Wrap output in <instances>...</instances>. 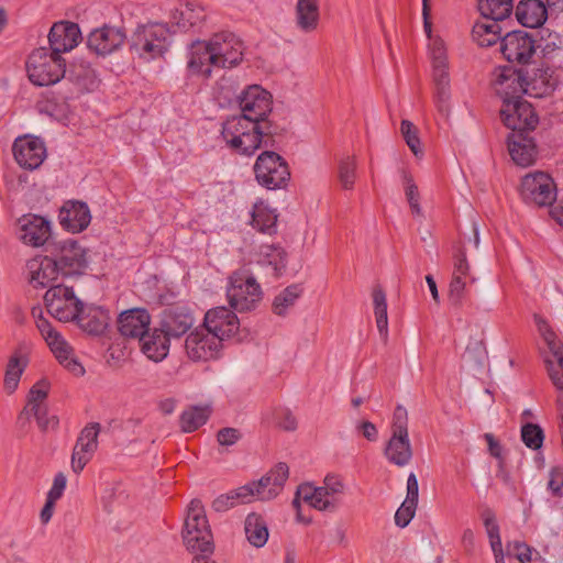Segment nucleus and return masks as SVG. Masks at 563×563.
<instances>
[{"instance_id": "4", "label": "nucleus", "mask_w": 563, "mask_h": 563, "mask_svg": "<svg viewBox=\"0 0 563 563\" xmlns=\"http://www.w3.org/2000/svg\"><path fill=\"white\" fill-rule=\"evenodd\" d=\"M32 317L56 360L75 376H82L85 368L75 357L73 347L60 333L52 327L49 321L43 317V309L41 307H33Z\"/></svg>"}, {"instance_id": "25", "label": "nucleus", "mask_w": 563, "mask_h": 563, "mask_svg": "<svg viewBox=\"0 0 563 563\" xmlns=\"http://www.w3.org/2000/svg\"><path fill=\"white\" fill-rule=\"evenodd\" d=\"M150 324L151 316L144 308H132L118 317V330L125 338L140 339L148 331Z\"/></svg>"}, {"instance_id": "38", "label": "nucleus", "mask_w": 563, "mask_h": 563, "mask_svg": "<svg viewBox=\"0 0 563 563\" xmlns=\"http://www.w3.org/2000/svg\"><path fill=\"white\" fill-rule=\"evenodd\" d=\"M245 536L249 542L255 548H262L268 540V529L265 520L256 515L250 514L244 522Z\"/></svg>"}, {"instance_id": "54", "label": "nucleus", "mask_w": 563, "mask_h": 563, "mask_svg": "<svg viewBox=\"0 0 563 563\" xmlns=\"http://www.w3.org/2000/svg\"><path fill=\"white\" fill-rule=\"evenodd\" d=\"M507 551L509 554L514 555L520 563L532 562V556L536 552L533 548L520 541L509 542L507 544Z\"/></svg>"}, {"instance_id": "24", "label": "nucleus", "mask_w": 563, "mask_h": 563, "mask_svg": "<svg viewBox=\"0 0 563 563\" xmlns=\"http://www.w3.org/2000/svg\"><path fill=\"white\" fill-rule=\"evenodd\" d=\"M493 86L496 93L503 99V103L507 99H521V95H526L523 69L511 67L498 69Z\"/></svg>"}, {"instance_id": "49", "label": "nucleus", "mask_w": 563, "mask_h": 563, "mask_svg": "<svg viewBox=\"0 0 563 563\" xmlns=\"http://www.w3.org/2000/svg\"><path fill=\"white\" fill-rule=\"evenodd\" d=\"M482 519L489 540L492 551L503 550L500 530L494 511L490 509L484 510L482 512Z\"/></svg>"}, {"instance_id": "51", "label": "nucleus", "mask_w": 563, "mask_h": 563, "mask_svg": "<svg viewBox=\"0 0 563 563\" xmlns=\"http://www.w3.org/2000/svg\"><path fill=\"white\" fill-rule=\"evenodd\" d=\"M48 394V384L45 380L37 382L29 393L27 406L25 411H32L36 408L47 407L45 399Z\"/></svg>"}, {"instance_id": "64", "label": "nucleus", "mask_w": 563, "mask_h": 563, "mask_svg": "<svg viewBox=\"0 0 563 563\" xmlns=\"http://www.w3.org/2000/svg\"><path fill=\"white\" fill-rule=\"evenodd\" d=\"M357 431H360L363 437L371 441L375 442L378 439V431L374 423L369 421H362L356 426Z\"/></svg>"}, {"instance_id": "55", "label": "nucleus", "mask_w": 563, "mask_h": 563, "mask_svg": "<svg viewBox=\"0 0 563 563\" xmlns=\"http://www.w3.org/2000/svg\"><path fill=\"white\" fill-rule=\"evenodd\" d=\"M416 509L417 504H408L407 500H404L395 514V523L400 528L407 527L413 518Z\"/></svg>"}, {"instance_id": "34", "label": "nucleus", "mask_w": 563, "mask_h": 563, "mask_svg": "<svg viewBox=\"0 0 563 563\" xmlns=\"http://www.w3.org/2000/svg\"><path fill=\"white\" fill-rule=\"evenodd\" d=\"M296 25L303 33L317 30L320 21L319 0H297Z\"/></svg>"}, {"instance_id": "63", "label": "nucleus", "mask_w": 563, "mask_h": 563, "mask_svg": "<svg viewBox=\"0 0 563 563\" xmlns=\"http://www.w3.org/2000/svg\"><path fill=\"white\" fill-rule=\"evenodd\" d=\"M418 496H419V485L418 479L413 473H410L407 478V496L406 499L408 504H417L418 505Z\"/></svg>"}, {"instance_id": "7", "label": "nucleus", "mask_w": 563, "mask_h": 563, "mask_svg": "<svg viewBox=\"0 0 563 563\" xmlns=\"http://www.w3.org/2000/svg\"><path fill=\"white\" fill-rule=\"evenodd\" d=\"M262 289L256 279L245 273L235 272L230 276L227 297L230 306L236 311H249L262 299Z\"/></svg>"}, {"instance_id": "50", "label": "nucleus", "mask_w": 563, "mask_h": 563, "mask_svg": "<svg viewBox=\"0 0 563 563\" xmlns=\"http://www.w3.org/2000/svg\"><path fill=\"white\" fill-rule=\"evenodd\" d=\"M356 161L354 157H346L339 165V180L343 189L351 190L356 177Z\"/></svg>"}, {"instance_id": "29", "label": "nucleus", "mask_w": 563, "mask_h": 563, "mask_svg": "<svg viewBox=\"0 0 563 563\" xmlns=\"http://www.w3.org/2000/svg\"><path fill=\"white\" fill-rule=\"evenodd\" d=\"M216 60V56L211 52L210 40L196 41L190 45L187 67L192 74L210 77L212 68H217Z\"/></svg>"}, {"instance_id": "1", "label": "nucleus", "mask_w": 563, "mask_h": 563, "mask_svg": "<svg viewBox=\"0 0 563 563\" xmlns=\"http://www.w3.org/2000/svg\"><path fill=\"white\" fill-rule=\"evenodd\" d=\"M238 102L241 114L223 122L221 136L232 151L251 156L271 134L265 119L273 109V97L260 85H251L239 95Z\"/></svg>"}, {"instance_id": "41", "label": "nucleus", "mask_w": 563, "mask_h": 563, "mask_svg": "<svg viewBox=\"0 0 563 563\" xmlns=\"http://www.w3.org/2000/svg\"><path fill=\"white\" fill-rule=\"evenodd\" d=\"M277 214L264 202L255 203L252 211V225L263 233L276 230Z\"/></svg>"}, {"instance_id": "15", "label": "nucleus", "mask_w": 563, "mask_h": 563, "mask_svg": "<svg viewBox=\"0 0 563 563\" xmlns=\"http://www.w3.org/2000/svg\"><path fill=\"white\" fill-rule=\"evenodd\" d=\"M12 152L18 165L26 170L40 168L47 156L45 142L33 135L16 137L12 145Z\"/></svg>"}, {"instance_id": "47", "label": "nucleus", "mask_w": 563, "mask_h": 563, "mask_svg": "<svg viewBox=\"0 0 563 563\" xmlns=\"http://www.w3.org/2000/svg\"><path fill=\"white\" fill-rule=\"evenodd\" d=\"M401 184L412 214L416 217H422L418 187L412 176L406 170L401 172Z\"/></svg>"}, {"instance_id": "30", "label": "nucleus", "mask_w": 563, "mask_h": 563, "mask_svg": "<svg viewBox=\"0 0 563 563\" xmlns=\"http://www.w3.org/2000/svg\"><path fill=\"white\" fill-rule=\"evenodd\" d=\"M526 95L533 98H542L551 93L556 81L553 78V71L549 67L532 68L523 70Z\"/></svg>"}, {"instance_id": "26", "label": "nucleus", "mask_w": 563, "mask_h": 563, "mask_svg": "<svg viewBox=\"0 0 563 563\" xmlns=\"http://www.w3.org/2000/svg\"><path fill=\"white\" fill-rule=\"evenodd\" d=\"M58 219L65 230L79 233L89 225L91 214L87 203L81 201H67L62 207Z\"/></svg>"}, {"instance_id": "43", "label": "nucleus", "mask_w": 563, "mask_h": 563, "mask_svg": "<svg viewBox=\"0 0 563 563\" xmlns=\"http://www.w3.org/2000/svg\"><path fill=\"white\" fill-rule=\"evenodd\" d=\"M26 365V356L20 353H15L10 357L4 375V387L9 393H13L16 389Z\"/></svg>"}, {"instance_id": "6", "label": "nucleus", "mask_w": 563, "mask_h": 563, "mask_svg": "<svg viewBox=\"0 0 563 563\" xmlns=\"http://www.w3.org/2000/svg\"><path fill=\"white\" fill-rule=\"evenodd\" d=\"M385 456L399 467L406 466L412 459V448L408 434V412L398 405L395 408L391 424V437L385 448Z\"/></svg>"}, {"instance_id": "12", "label": "nucleus", "mask_w": 563, "mask_h": 563, "mask_svg": "<svg viewBox=\"0 0 563 563\" xmlns=\"http://www.w3.org/2000/svg\"><path fill=\"white\" fill-rule=\"evenodd\" d=\"M504 124L511 133L528 134L534 130L539 119L532 106L522 99L506 100L500 109Z\"/></svg>"}, {"instance_id": "57", "label": "nucleus", "mask_w": 563, "mask_h": 563, "mask_svg": "<svg viewBox=\"0 0 563 563\" xmlns=\"http://www.w3.org/2000/svg\"><path fill=\"white\" fill-rule=\"evenodd\" d=\"M534 321L538 328L539 333L543 338L544 342L547 343L549 349H553L554 344L559 343L556 341V334L550 327V324L547 322L545 319H543L540 316H534Z\"/></svg>"}, {"instance_id": "10", "label": "nucleus", "mask_w": 563, "mask_h": 563, "mask_svg": "<svg viewBox=\"0 0 563 563\" xmlns=\"http://www.w3.org/2000/svg\"><path fill=\"white\" fill-rule=\"evenodd\" d=\"M44 302L48 313L62 322L75 320L82 305L73 287L63 284L51 286L44 295Z\"/></svg>"}, {"instance_id": "31", "label": "nucleus", "mask_w": 563, "mask_h": 563, "mask_svg": "<svg viewBox=\"0 0 563 563\" xmlns=\"http://www.w3.org/2000/svg\"><path fill=\"white\" fill-rule=\"evenodd\" d=\"M507 142L509 155L516 165L528 167L534 163L537 150L529 134L510 133Z\"/></svg>"}, {"instance_id": "45", "label": "nucleus", "mask_w": 563, "mask_h": 563, "mask_svg": "<svg viewBox=\"0 0 563 563\" xmlns=\"http://www.w3.org/2000/svg\"><path fill=\"white\" fill-rule=\"evenodd\" d=\"M302 287L299 284H292L280 291L274 299L273 310L278 316H285L296 300L301 296Z\"/></svg>"}, {"instance_id": "56", "label": "nucleus", "mask_w": 563, "mask_h": 563, "mask_svg": "<svg viewBox=\"0 0 563 563\" xmlns=\"http://www.w3.org/2000/svg\"><path fill=\"white\" fill-rule=\"evenodd\" d=\"M452 277H470L471 282L474 283L476 279L471 275V267L466 258L464 251L460 250L454 257V268Z\"/></svg>"}, {"instance_id": "44", "label": "nucleus", "mask_w": 563, "mask_h": 563, "mask_svg": "<svg viewBox=\"0 0 563 563\" xmlns=\"http://www.w3.org/2000/svg\"><path fill=\"white\" fill-rule=\"evenodd\" d=\"M373 303L377 329L386 340L388 335L387 300L385 291L379 287L373 290Z\"/></svg>"}, {"instance_id": "16", "label": "nucleus", "mask_w": 563, "mask_h": 563, "mask_svg": "<svg viewBox=\"0 0 563 563\" xmlns=\"http://www.w3.org/2000/svg\"><path fill=\"white\" fill-rule=\"evenodd\" d=\"M211 52L216 56L217 68H232L243 58V42L231 32H221L210 38Z\"/></svg>"}, {"instance_id": "19", "label": "nucleus", "mask_w": 563, "mask_h": 563, "mask_svg": "<svg viewBox=\"0 0 563 563\" xmlns=\"http://www.w3.org/2000/svg\"><path fill=\"white\" fill-rule=\"evenodd\" d=\"M186 353L192 361H209L216 358L223 344L206 328L196 329L186 339Z\"/></svg>"}, {"instance_id": "36", "label": "nucleus", "mask_w": 563, "mask_h": 563, "mask_svg": "<svg viewBox=\"0 0 563 563\" xmlns=\"http://www.w3.org/2000/svg\"><path fill=\"white\" fill-rule=\"evenodd\" d=\"M205 9L196 2L179 3L172 12V21L183 30L199 24L205 19Z\"/></svg>"}, {"instance_id": "22", "label": "nucleus", "mask_w": 563, "mask_h": 563, "mask_svg": "<svg viewBox=\"0 0 563 563\" xmlns=\"http://www.w3.org/2000/svg\"><path fill=\"white\" fill-rule=\"evenodd\" d=\"M80 40L81 32L78 24L69 21L56 22L48 33L49 53L60 56L74 49Z\"/></svg>"}, {"instance_id": "21", "label": "nucleus", "mask_w": 563, "mask_h": 563, "mask_svg": "<svg viewBox=\"0 0 563 563\" xmlns=\"http://www.w3.org/2000/svg\"><path fill=\"white\" fill-rule=\"evenodd\" d=\"M195 324L192 311L186 306H173L162 313L159 328L170 339L186 334Z\"/></svg>"}, {"instance_id": "62", "label": "nucleus", "mask_w": 563, "mask_h": 563, "mask_svg": "<svg viewBox=\"0 0 563 563\" xmlns=\"http://www.w3.org/2000/svg\"><path fill=\"white\" fill-rule=\"evenodd\" d=\"M66 483L67 479L63 473L56 474L53 481V485L47 493V497L54 500H58L64 494Z\"/></svg>"}, {"instance_id": "33", "label": "nucleus", "mask_w": 563, "mask_h": 563, "mask_svg": "<svg viewBox=\"0 0 563 563\" xmlns=\"http://www.w3.org/2000/svg\"><path fill=\"white\" fill-rule=\"evenodd\" d=\"M139 340L144 355L154 362L163 361L169 352L170 338L161 328L147 331Z\"/></svg>"}, {"instance_id": "28", "label": "nucleus", "mask_w": 563, "mask_h": 563, "mask_svg": "<svg viewBox=\"0 0 563 563\" xmlns=\"http://www.w3.org/2000/svg\"><path fill=\"white\" fill-rule=\"evenodd\" d=\"M51 256H36L26 263V274L34 288H45L60 275Z\"/></svg>"}, {"instance_id": "2", "label": "nucleus", "mask_w": 563, "mask_h": 563, "mask_svg": "<svg viewBox=\"0 0 563 563\" xmlns=\"http://www.w3.org/2000/svg\"><path fill=\"white\" fill-rule=\"evenodd\" d=\"M169 30L162 23L140 25L131 37L130 51L143 62L161 58L169 47Z\"/></svg>"}, {"instance_id": "40", "label": "nucleus", "mask_w": 563, "mask_h": 563, "mask_svg": "<svg viewBox=\"0 0 563 563\" xmlns=\"http://www.w3.org/2000/svg\"><path fill=\"white\" fill-rule=\"evenodd\" d=\"M211 413L208 406H192L184 410L180 415V428L184 432H194L203 426Z\"/></svg>"}, {"instance_id": "37", "label": "nucleus", "mask_w": 563, "mask_h": 563, "mask_svg": "<svg viewBox=\"0 0 563 563\" xmlns=\"http://www.w3.org/2000/svg\"><path fill=\"white\" fill-rule=\"evenodd\" d=\"M473 40L482 47H489L501 40L499 22L484 18L477 21L472 30Z\"/></svg>"}, {"instance_id": "3", "label": "nucleus", "mask_w": 563, "mask_h": 563, "mask_svg": "<svg viewBox=\"0 0 563 563\" xmlns=\"http://www.w3.org/2000/svg\"><path fill=\"white\" fill-rule=\"evenodd\" d=\"M344 494V484L339 475H328L323 481V485L316 487L312 484H301L292 500V506L299 509L300 503L303 501L318 510L334 509L342 495Z\"/></svg>"}, {"instance_id": "48", "label": "nucleus", "mask_w": 563, "mask_h": 563, "mask_svg": "<svg viewBox=\"0 0 563 563\" xmlns=\"http://www.w3.org/2000/svg\"><path fill=\"white\" fill-rule=\"evenodd\" d=\"M521 441L530 450H539L543 445L544 432L539 424L523 422L520 430Z\"/></svg>"}, {"instance_id": "9", "label": "nucleus", "mask_w": 563, "mask_h": 563, "mask_svg": "<svg viewBox=\"0 0 563 563\" xmlns=\"http://www.w3.org/2000/svg\"><path fill=\"white\" fill-rule=\"evenodd\" d=\"M428 47L432 62L437 106L441 112H446L451 96L446 46L441 37H435L429 41Z\"/></svg>"}, {"instance_id": "58", "label": "nucleus", "mask_w": 563, "mask_h": 563, "mask_svg": "<svg viewBox=\"0 0 563 563\" xmlns=\"http://www.w3.org/2000/svg\"><path fill=\"white\" fill-rule=\"evenodd\" d=\"M242 433L235 428H222L217 432V441L222 446H232L240 441Z\"/></svg>"}, {"instance_id": "39", "label": "nucleus", "mask_w": 563, "mask_h": 563, "mask_svg": "<svg viewBox=\"0 0 563 563\" xmlns=\"http://www.w3.org/2000/svg\"><path fill=\"white\" fill-rule=\"evenodd\" d=\"M68 79L75 82L81 91H91L98 87L95 69L84 62L73 65L68 73Z\"/></svg>"}, {"instance_id": "17", "label": "nucleus", "mask_w": 563, "mask_h": 563, "mask_svg": "<svg viewBox=\"0 0 563 563\" xmlns=\"http://www.w3.org/2000/svg\"><path fill=\"white\" fill-rule=\"evenodd\" d=\"M500 51L508 62L526 64L536 53V41L525 31H512L501 38Z\"/></svg>"}, {"instance_id": "61", "label": "nucleus", "mask_w": 563, "mask_h": 563, "mask_svg": "<svg viewBox=\"0 0 563 563\" xmlns=\"http://www.w3.org/2000/svg\"><path fill=\"white\" fill-rule=\"evenodd\" d=\"M42 430H47L49 428H55L58 424V420L55 416L48 417L47 407L36 408L31 411Z\"/></svg>"}, {"instance_id": "27", "label": "nucleus", "mask_w": 563, "mask_h": 563, "mask_svg": "<svg viewBox=\"0 0 563 563\" xmlns=\"http://www.w3.org/2000/svg\"><path fill=\"white\" fill-rule=\"evenodd\" d=\"M289 475V468L285 463H278L260 481L253 482L255 486L256 499L271 500L275 498L283 489Z\"/></svg>"}, {"instance_id": "20", "label": "nucleus", "mask_w": 563, "mask_h": 563, "mask_svg": "<svg viewBox=\"0 0 563 563\" xmlns=\"http://www.w3.org/2000/svg\"><path fill=\"white\" fill-rule=\"evenodd\" d=\"M100 423H88L79 433L71 454V468L75 473H80L92 459L98 448V435Z\"/></svg>"}, {"instance_id": "35", "label": "nucleus", "mask_w": 563, "mask_h": 563, "mask_svg": "<svg viewBox=\"0 0 563 563\" xmlns=\"http://www.w3.org/2000/svg\"><path fill=\"white\" fill-rule=\"evenodd\" d=\"M75 320L86 332L98 335L107 329L110 316L107 310L100 307H91L86 311L82 303L81 311Z\"/></svg>"}, {"instance_id": "14", "label": "nucleus", "mask_w": 563, "mask_h": 563, "mask_svg": "<svg viewBox=\"0 0 563 563\" xmlns=\"http://www.w3.org/2000/svg\"><path fill=\"white\" fill-rule=\"evenodd\" d=\"M52 258L59 274L65 277L81 274L87 266L85 249L70 239L55 245Z\"/></svg>"}, {"instance_id": "32", "label": "nucleus", "mask_w": 563, "mask_h": 563, "mask_svg": "<svg viewBox=\"0 0 563 563\" xmlns=\"http://www.w3.org/2000/svg\"><path fill=\"white\" fill-rule=\"evenodd\" d=\"M516 18L526 27H539L548 19L547 5L541 0H521L516 8Z\"/></svg>"}, {"instance_id": "46", "label": "nucleus", "mask_w": 563, "mask_h": 563, "mask_svg": "<svg viewBox=\"0 0 563 563\" xmlns=\"http://www.w3.org/2000/svg\"><path fill=\"white\" fill-rule=\"evenodd\" d=\"M261 256V262L271 267L275 276H279L286 267V254L280 247L265 245L262 247Z\"/></svg>"}, {"instance_id": "52", "label": "nucleus", "mask_w": 563, "mask_h": 563, "mask_svg": "<svg viewBox=\"0 0 563 563\" xmlns=\"http://www.w3.org/2000/svg\"><path fill=\"white\" fill-rule=\"evenodd\" d=\"M400 131L402 134V137L405 139L408 147L411 150V152L417 156L422 151L420 147V139L418 136V129L415 126L412 122L409 120H402Z\"/></svg>"}, {"instance_id": "18", "label": "nucleus", "mask_w": 563, "mask_h": 563, "mask_svg": "<svg viewBox=\"0 0 563 563\" xmlns=\"http://www.w3.org/2000/svg\"><path fill=\"white\" fill-rule=\"evenodd\" d=\"M51 234V222L42 216L29 213L18 221V235L25 245L40 247L48 241Z\"/></svg>"}, {"instance_id": "60", "label": "nucleus", "mask_w": 563, "mask_h": 563, "mask_svg": "<svg viewBox=\"0 0 563 563\" xmlns=\"http://www.w3.org/2000/svg\"><path fill=\"white\" fill-rule=\"evenodd\" d=\"M549 475L548 488L554 496L561 497L563 488V468L561 466L552 467Z\"/></svg>"}, {"instance_id": "23", "label": "nucleus", "mask_w": 563, "mask_h": 563, "mask_svg": "<svg viewBox=\"0 0 563 563\" xmlns=\"http://www.w3.org/2000/svg\"><path fill=\"white\" fill-rule=\"evenodd\" d=\"M125 33L120 27L103 25L90 32L87 46L97 55L107 56L119 49L125 41Z\"/></svg>"}, {"instance_id": "42", "label": "nucleus", "mask_w": 563, "mask_h": 563, "mask_svg": "<svg viewBox=\"0 0 563 563\" xmlns=\"http://www.w3.org/2000/svg\"><path fill=\"white\" fill-rule=\"evenodd\" d=\"M478 10L484 18L500 22L512 11V0H479Z\"/></svg>"}, {"instance_id": "59", "label": "nucleus", "mask_w": 563, "mask_h": 563, "mask_svg": "<svg viewBox=\"0 0 563 563\" xmlns=\"http://www.w3.org/2000/svg\"><path fill=\"white\" fill-rule=\"evenodd\" d=\"M231 494L235 505L247 504L253 499H256L255 486L253 485V482L232 490Z\"/></svg>"}, {"instance_id": "53", "label": "nucleus", "mask_w": 563, "mask_h": 563, "mask_svg": "<svg viewBox=\"0 0 563 563\" xmlns=\"http://www.w3.org/2000/svg\"><path fill=\"white\" fill-rule=\"evenodd\" d=\"M466 278L465 277H452L449 285V301L454 307H461L463 305L465 292H466Z\"/></svg>"}, {"instance_id": "8", "label": "nucleus", "mask_w": 563, "mask_h": 563, "mask_svg": "<svg viewBox=\"0 0 563 563\" xmlns=\"http://www.w3.org/2000/svg\"><path fill=\"white\" fill-rule=\"evenodd\" d=\"M254 174L257 183L269 190L285 187L290 179L288 164L273 151H265L258 155L254 164Z\"/></svg>"}, {"instance_id": "11", "label": "nucleus", "mask_w": 563, "mask_h": 563, "mask_svg": "<svg viewBox=\"0 0 563 563\" xmlns=\"http://www.w3.org/2000/svg\"><path fill=\"white\" fill-rule=\"evenodd\" d=\"M520 195L528 203L550 206L555 201L556 187L549 174L534 172L521 179Z\"/></svg>"}, {"instance_id": "5", "label": "nucleus", "mask_w": 563, "mask_h": 563, "mask_svg": "<svg viewBox=\"0 0 563 563\" xmlns=\"http://www.w3.org/2000/svg\"><path fill=\"white\" fill-rule=\"evenodd\" d=\"M29 79L36 86H51L66 75L65 59L45 47L34 49L26 63Z\"/></svg>"}, {"instance_id": "13", "label": "nucleus", "mask_w": 563, "mask_h": 563, "mask_svg": "<svg viewBox=\"0 0 563 563\" xmlns=\"http://www.w3.org/2000/svg\"><path fill=\"white\" fill-rule=\"evenodd\" d=\"M240 320L234 311L227 307H216L205 314L203 327L223 344L227 341L239 340Z\"/></svg>"}]
</instances>
